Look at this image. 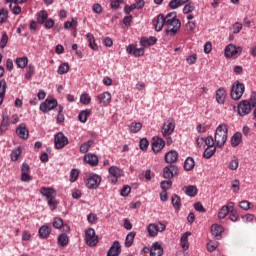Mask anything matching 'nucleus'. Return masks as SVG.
Segmentation results:
<instances>
[{"instance_id": "1", "label": "nucleus", "mask_w": 256, "mask_h": 256, "mask_svg": "<svg viewBox=\"0 0 256 256\" xmlns=\"http://www.w3.org/2000/svg\"><path fill=\"white\" fill-rule=\"evenodd\" d=\"M166 35L175 37L181 30V20L177 19V12H170L166 15Z\"/></svg>"}, {"instance_id": "2", "label": "nucleus", "mask_w": 256, "mask_h": 256, "mask_svg": "<svg viewBox=\"0 0 256 256\" xmlns=\"http://www.w3.org/2000/svg\"><path fill=\"white\" fill-rule=\"evenodd\" d=\"M229 133V127L227 124H220L216 128L215 136H214V141L216 147H223L225 143H227V135Z\"/></svg>"}, {"instance_id": "3", "label": "nucleus", "mask_w": 256, "mask_h": 256, "mask_svg": "<svg viewBox=\"0 0 256 256\" xmlns=\"http://www.w3.org/2000/svg\"><path fill=\"white\" fill-rule=\"evenodd\" d=\"M40 193L43 195V197H46L48 205L51 207L52 211H55V209H57V202L55 201L57 191H55L53 188L42 187L40 189Z\"/></svg>"}, {"instance_id": "4", "label": "nucleus", "mask_w": 256, "mask_h": 256, "mask_svg": "<svg viewBox=\"0 0 256 256\" xmlns=\"http://www.w3.org/2000/svg\"><path fill=\"white\" fill-rule=\"evenodd\" d=\"M87 189H97L101 185V176L98 174H89L85 179Z\"/></svg>"}, {"instance_id": "5", "label": "nucleus", "mask_w": 256, "mask_h": 256, "mask_svg": "<svg viewBox=\"0 0 256 256\" xmlns=\"http://www.w3.org/2000/svg\"><path fill=\"white\" fill-rule=\"evenodd\" d=\"M108 171V180L110 183H112V185H115L117 181L120 179V177H123L124 175L123 171L117 166H111Z\"/></svg>"}, {"instance_id": "6", "label": "nucleus", "mask_w": 256, "mask_h": 256, "mask_svg": "<svg viewBox=\"0 0 256 256\" xmlns=\"http://www.w3.org/2000/svg\"><path fill=\"white\" fill-rule=\"evenodd\" d=\"M85 241L88 247H95L99 243V237L95 235V229L89 228L85 231Z\"/></svg>"}, {"instance_id": "7", "label": "nucleus", "mask_w": 256, "mask_h": 256, "mask_svg": "<svg viewBox=\"0 0 256 256\" xmlns=\"http://www.w3.org/2000/svg\"><path fill=\"white\" fill-rule=\"evenodd\" d=\"M175 131V120L173 118H168L167 121L163 124L161 133L163 137H169L173 135Z\"/></svg>"}, {"instance_id": "8", "label": "nucleus", "mask_w": 256, "mask_h": 256, "mask_svg": "<svg viewBox=\"0 0 256 256\" xmlns=\"http://www.w3.org/2000/svg\"><path fill=\"white\" fill-rule=\"evenodd\" d=\"M243 93H245V85L243 83L237 82L232 86L231 97L234 101L241 99Z\"/></svg>"}, {"instance_id": "9", "label": "nucleus", "mask_w": 256, "mask_h": 256, "mask_svg": "<svg viewBox=\"0 0 256 256\" xmlns=\"http://www.w3.org/2000/svg\"><path fill=\"white\" fill-rule=\"evenodd\" d=\"M54 143L57 149H63L66 145H69V138L63 132H59L55 135Z\"/></svg>"}, {"instance_id": "10", "label": "nucleus", "mask_w": 256, "mask_h": 256, "mask_svg": "<svg viewBox=\"0 0 256 256\" xmlns=\"http://www.w3.org/2000/svg\"><path fill=\"white\" fill-rule=\"evenodd\" d=\"M251 109L252 106L249 100H242L238 105V115H240V117H245V115L251 113Z\"/></svg>"}, {"instance_id": "11", "label": "nucleus", "mask_w": 256, "mask_h": 256, "mask_svg": "<svg viewBox=\"0 0 256 256\" xmlns=\"http://www.w3.org/2000/svg\"><path fill=\"white\" fill-rule=\"evenodd\" d=\"M165 149V140L160 138L159 136H155L152 138V151L154 153H161Z\"/></svg>"}, {"instance_id": "12", "label": "nucleus", "mask_w": 256, "mask_h": 256, "mask_svg": "<svg viewBox=\"0 0 256 256\" xmlns=\"http://www.w3.org/2000/svg\"><path fill=\"white\" fill-rule=\"evenodd\" d=\"M167 16L159 14L152 21L155 31H163V27L166 26Z\"/></svg>"}, {"instance_id": "13", "label": "nucleus", "mask_w": 256, "mask_h": 256, "mask_svg": "<svg viewBox=\"0 0 256 256\" xmlns=\"http://www.w3.org/2000/svg\"><path fill=\"white\" fill-rule=\"evenodd\" d=\"M176 175H179V168L175 165H169L163 169L164 179H173Z\"/></svg>"}, {"instance_id": "14", "label": "nucleus", "mask_w": 256, "mask_h": 256, "mask_svg": "<svg viewBox=\"0 0 256 256\" xmlns=\"http://www.w3.org/2000/svg\"><path fill=\"white\" fill-rule=\"evenodd\" d=\"M55 107H57V100L46 99L44 103L40 105V111H42V113H49V111H53Z\"/></svg>"}, {"instance_id": "15", "label": "nucleus", "mask_w": 256, "mask_h": 256, "mask_svg": "<svg viewBox=\"0 0 256 256\" xmlns=\"http://www.w3.org/2000/svg\"><path fill=\"white\" fill-rule=\"evenodd\" d=\"M241 51H243V48L229 44L225 48V56L228 58L237 57V55H241Z\"/></svg>"}, {"instance_id": "16", "label": "nucleus", "mask_w": 256, "mask_h": 256, "mask_svg": "<svg viewBox=\"0 0 256 256\" xmlns=\"http://www.w3.org/2000/svg\"><path fill=\"white\" fill-rule=\"evenodd\" d=\"M96 99L99 105L102 107H107V105L111 103V93L103 92L102 94H99Z\"/></svg>"}, {"instance_id": "17", "label": "nucleus", "mask_w": 256, "mask_h": 256, "mask_svg": "<svg viewBox=\"0 0 256 256\" xmlns=\"http://www.w3.org/2000/svg\"><path fill=\"white\" fill-rule=\"evenodd\" d=\"M126 51L129 55H133L134 57H142V55H145V49L137 48L134 44H130Z\"/></svg>"}, {"instance_id": "18", "label": "nucleus", "mask_w": 256, "mask_h": 256, "mask_svg": "<svg viewBox=\"0 0 256 256\" xmlns=\"http://www.w3.org/2000/svg\"><path fill=\"white\" fill-rule=\"evenodd\" d=\"M16 135H18L20 139H29V129H27V124H20L16 129Z\"/></svg>"}, {"instance_id": "19", "label": "nucleus", "mask_w": 256, "mask_h": 256, "mask_svg": "<svg viewBox=\"0 0 256 256\" xmlns=\"http://www.w3.org/2000/svg\"><path fill=\"white\" fill-rule=\"evenodd\" d=\"M84 162L91 167H97L99 165V157L93 153H88L84 155Z\"/></svg>"}, {"instance_id": "20", "label": "nucleus", "mask_w": 256, "mask_h": 256, "mask_svg": "<svg viewBox=\"0 0 256 256\" xmlns=\"http://www.w3.org/2000/svg\"><path fill=\"white\" fill-rule=\"evenodd\" d=\"M121 255V243L114 241L112 246L107 252V256H118Z\"/></svg>"}, {"instance_id": "21", "label": "nucleus", "mask_w": 256, "mask_h": 256, "mask_svg": "<svg viewBox=\"0 0 256 256\" xmlns=\"http://www.w3.org/2000/svg\"><path fill=\"white\" fill-rule=\"evenodd\" d=\"M51 231V226L45 224L39 228L38 235L40 239H48L49 235H51Z\"/></svg>"}, {"instance_id": "22", "label": "nucleus", "mask_w": 256, "mask_h": 256, "mask_svg": "<svg viewBox=\"0 0 256 256\" xmlns=\"http://www.w3.org/2000/svg\"><path fill=\"white\" fill-rule=\"evenodd\" d=\"M150 256H163V246L159 242H154L150 249Z\"/></svg>"}, {"instance_id": "23", "label": "nucleus", "mask_w": 256, "mask_h": 256, "mask_svg": "<svg viewBox=\"0 0 256 256\" xmlns=\"http://www.w3.org/2000/svg\"><path fill=\"white\" fill-rule=\"evenodd\" d=\"M177 159H179V153L177 151L172 150L165 154L166 163H177Z\"/></svg>"}, {"instance_id": "24", "label": "nucleus", "mask_w": 256, "mask_h": 256, "mask_svg": "<svg viewBox=\"0 0 256 256\" xmlns=\"http://www.w3.org/2000/svg\"><path fill=\"white\" fill-rule=\"evenodd\" d=\"M241 141H243V134L241 132H236L230 140L232 147H239L241 145Z\"/></svg>"}, {"instance_id": "25", "label": "nucleus", "mask_w": 256, "mask_h": 256, "mask_svg": "<svg viewBox=\"0 0 256 256\" xmlns=\"http://www.w3.org/2000/svg\"><path fill=\"white\" fill-rule=\"evenodd\" d=\"M189 237H191V232H185L180 239V245L184 251L189 249Z\"/></svg>"}, {"instance_id": "26", "label": "nucleus", "mask_w": 256, "mask_h": 256, "mask_svg": "<svg viewBox=\"0 0 256 256\" xmlns=\"http://www.w3.org/2000/svg\"><path fill=\"white\" fill-rule=\"evenodd\" d=\"M223 226L219 224H214L211 226V233L216 239H221V233H223Z\"/></svg>"}, {"instance_id": "27", "label": "nucleus", "mask_w": 256, "mask_h": 256, "mask_svg": "<svg viewBox=\"0 0 256 256\" xmlns=\"http://www.w3.org/2000/svg\"><path fill=\"white\" fill-rule=\"evenodd\" d=\"M227 96V92L225 91V89L220 88L216 91V101L217 103H219L220 105H223V103H225V97Z\"/></svg>"}, {"instance_id": "28", "label": "nucleus", "mask_w": 256, "mask_h": 256, "mask_svg": "<svg viewBox=\"0 0 256 256\" xmlns=\"http://www.w3.org/2000/svg\"><path fill=\"white\" fill-rule=\"evenodd\" d=\"M185 3H189V0H171L168 7H170V9H179V7L185 5Z\"/></svg>"}, {"instance_id": "29", "label": "nucleus", "mask_w": 256, "mask_h": 256, "mask_svg": "<svg viewBox=\"0 0 256 256\" xmlns=\"http://www.w3.org/2000/svg\"><path fill=\"white\" fill-rule=\"evenodd\" d=\"M215 151H217L215 146H208L203 153L204 159H211L215 155Z\"/></svg>"}, {"instance_id": "30", "label": "nucleus", "mask_w": 256, "mask_h": 256, "mask_svg": "<svg viewBox=\"0 0 256 256\" xmlns=\"http://www.w3.org/2000/svg\"><path fill=\"white\" fill-rule=\"evenodd\" d=\"M185 171H193L195 169V160L192 157H188L184 162Z\"/></svg>"}, {"instance_id": "31", "label": "nucleus", "mask_w": 256, "mask_h": 256, "mask_svg": "<svg viewBox=\"0 0 256 256\" xmlns=\"http://www.w3.org/2000/svg\"><path fill=\"white\" fill-rule=\"evenodd\" d=\"M9 19V10L7 8L0 9V25L6 23Z\"/></svg>"}, {"instance_id": "32", "label": "nucleus", "mask_w": 256, "mask_h": 256, "mask_svg": "<svg viewBox=\"0 0 256 256\" xmlns=\"http://www.w3.org/2000/svg\"><path fill=\"white\" fill-rule=\"evenodd\" d=\"M94 144H95V142L93 140H88L87 142H84L80 146V153H87L89 151V149H91V147H93Z\"/></svg>"}, {"instance_id": "33", "label": "nucleus", "mask_w": 256, "mask_h": 256, "mask_svg": "<svg viewBox=\"0 0 256 256\" xmlns=\"http://www.w3.org/2000/svg\"><path fill=\"white\" fill-rule=\"evenodd\" d=\"M90 115H91V110L86 109L79 113L78 119L81 123H87V117H89Z\"/></svg>"}, {"instance_id": "34", "label": "nucleus", "mask_w": 256, "mask_h": 256, "mask_svg": "<svg viewBox=\"0 0 256 256\" xmlns=\"http://www.w3.org/2000/svg\"><path fill=\"white\" fill-rule=\"evenodd\" d=\"M86 37L89 41V47L93 49V51H97L99 49V46L97 45V43H95V37L93 36V34L88 33L86 34Z\"/></svg>"}, {"instance_id": "35", "label": "nucleus", "mask_w": 256, "mask_h": 256, "mask_svg": "<svg viewBox=\"0 0 256 256\" xmlns=\"http://www.w3.org/2000/svg\"><path fill=\"white\" fill-rule=\"evenodd\" d=\"M79 25V22L77 21V18H72L71 21H66L64 23V29H77V26Z\"/></svg>"}, {"instance_id": "36", "label": "nucleus", "mask_w": 256, "mask_h": 256, "mask_svg": "<svg viewBox=\"0 0 256 256\" xmlns=\"http://www.w3.org/2000/svg\"><path fill=\"white\" fill-rule=\"evenodd\" d=\"M47 17H49V14H47V11L41 10L37 16V23H39L40 25H43V23L47 21Z\"/></svg>"}, {"instance_id": "37", "label": "nucleus", "mask_w": 256, "mask_h": 256, "mask_svg": "<svg viewBox=\"0 0 256 256\" xmlns=\"http://www.w3.org/2000/svg\"><path fill=\"white\" fill-rule=\"evenodd\" d=\"M147 231H148V235L150 237H157L158 235V231H157V224H149L148 227H147Z\"/></svg>"}, {"instance_id": "38", "label": "nucleus", "mask_w": 256, "mask_h": 256, "mask_svg": "<svg viewBox=\"0 0 256 256\" xmlns=\"http://www.w3.org/2000/svg\"><path fill=\"white\" fill-rule=\"evenodd\" d=\"M142 127L143 124L141 122H132L130 124V133H139Z\"/></svg>"}, {"instance_id": "39", "label": "nucleus", "mask_w": 256, "mask_h": 256, "mask_svg": "<svg viewBox=\"0 0 256 256\" xmlns=\"http://www.w3.org/2000/svg\"><path fill=\"white\" fill-rule=\"evenodd\" d=\"M58 243L61 247H67L69 245V237L67 234H61L58 236Z\"/></svg>"}, {"instance_id": "40", "label": "nucleus", "mask_w": 256, "mask_h": 256, "mask_svg": "<svg viewBox=\"0 0 256 256\" xmlns=\"http://www.w3.org/2000/svg\"><path fill=\"white\" fill-rule=\"evenodd\" d=\"M28 63H29V59H27V57H22V58L16 59V65L20 69H25V67H27Z\"/></svg>"}, {"instance_id": "41", "label": "nucleus", "mask_w": 256, "mask_h": 256, "mask_svg": "<svg viewBox=\"0 0 256 256\" xmlns=\"http://www.w3.org/2000/svg\"><path fill=\"white\" fill-rule=\"evenodd\" d=\"M171 201L175 209H181V198L177 194L172 195Z\"/></svg>"}, {"instance_id": "42", "label": "nucleus", "mask_w": 256, "mask_h": 256, "mask_svg": "<svg viewBox=\"0 0 256 256\" xmlns=\"http://www.w3.org/2000/svg\"><path fill=\"white\" fill-rule=\"evenodd\" d=\"M22 149L21 147H18L16 149H14L11 154H10V157H11V161H17V159H19V157H21V153H22Z\"/></svg>"}, {"instance_id": "43", "label": "nucleus", "mask_w": 256, "mask_h": 256, "mask_svg": "<svg viewBox=\"0 0 256 256\" xmlns=\"http://www.w3.org/2000/svg\"><path fill=\"white\" fill-rule=\"evenodd\" d=\"M238 168H239V159L234 156L229 163V169L231 171H237Z\"/></svg>"}, {"instance_id": "44", "label": "nucleus", "mask_w": 256, "mask_h": 256, "mask_svg": "<svg viewBox=\"0 0 256 256\" xmlns=\"http://www.w3.org/2000/svg\"><path fill=\"white\" fill-rule=\"evenodd\" d=\"M135 240V232H130L127 236H126V241H125V246L126 247H131V245H133V241Z\"/></svg>"}, {"instance_id": "45", "label": "nucleus", "mask_w": 256, "mask_h": 256, "mask_svg": "<svg viewBox=\"0 0 256 256\" xmlns=\"http://www.w3.org/2000/svg\"><path fill=\"white\" fill-rule=\"evenodd\" d=\"M186 195H188L189 197H195L197 195V187L191 185L186 187V191H185Z\"/></svg>"}, {"instance_id": "46", "label": "nucleus", "mask_w": 256, "mask_h": 256, "mask_svg": "<svg viewBox=\"0 0 256 256\" xmlns=\"http://www.w3.org/2000/svg\"><path fill=\"white\" fill-rule=\"evenodd\" d=\"M18 5H19L18 3L12 2L9 6L10 10L14 15H19L21 13V6H18Z\"/></svg>"}, {"instance_id": "47", "label": "nucleus", "mask_w": 256, "mask_h": 256, "mask_svg": "<svg viewBox=\"0 0 256 256\" xmlns=\"http://www.w3.org/2000/svg\"><path fill=\"white\" fill-rule=\"evenodd\" d=\"M65 73H69V63H63L58 67L59 75H65Z\"/></svg>"}, {"instance_id": "48", "label": "nucleus", "mask_w": 256, "mask_h": 256, "mask_svg": "<svg viewBox=\"0 0 256 256\" xmlns=\"http://www.w3.org/2000/svg\"><path fill=\"white\" fill-rule=\"evenodd\" d=\"M160 187L162 191H167L168 189H171L173 187V181L171 180H165L160 183Z\"/></svg>"}, {"instance_id": "49", "label": "nucleus", "mask_w": 256, "mask_h": 256, "mask_svg": "<svg viewBox=\"0 0 256 256\" xmlns=\"http://www.w3.org/2000/svg\"><path fill=\"white\" fill-rule=\"evenodd\" d=\"M26 74H25V78L26 79H31L33 77V75L35 74V66H33L32 64H30L27 68H26Z\"/></svg>"}, {"instance_id": "50", "label": "nucleus", "mask_w": 256, "mask_h": 256, "mask_svg": "<svg viewBox=\"0 0 256 256\" xmlns=\"http://www.w3.org/2000/svg\"><path fill=\"white\" fill-rule=\"evenodd\" d=\"M193 11H195V5L191 2L187 3L183 8V13L186 15L189 13H193Z\"/></svg>"}, {"instance_id": "51", "label": "nucleus", "mask_w": 256, "mask_h": 256, "mask_svg": "<svg viewBox=\"0 0 256 256\" xmlns=\"http://www.w3.org/2000/svg\"><path fill=\"white\" fill-rule=\"evenodd\" d=\"M253 207V203L243 200L240 202V209H243L244 211H249Z\"/></svg>"}, {"instance_id": "52", "label": "nucleus", "mask_w": 256, "mask_h": 256, "mask_svg": "<svg viewBox=\"0 0 256 256\" xmlns=\"http://www.w3.org/2000/svg\"><path fill=\"white\" fill-rule=\"evenodd\" d=\"M79 179V170L72 169L70 172V183H75Z\"/></svg>"}, {"instance_id": "53", "label": "nucleus", "mask_w": 256, "mask_h": 256, "mask_svg": "<svg viewBox=\"0 0 256 256\" xmlns=\"http://www.w3.org/2000/svg\"><path fill=\"white\" fill-rule=\"evenodd\" d=\"M80 102L83 105H89L91 103V96H89V94L84 93L80 96Z\"/></svg>"}, {"instance_id": "54", "label": "nucleus", "mask_w": 256, "mask_h": 256, "mask_svg": "<svg viewBox=\"0 0 256 256\" xmlns=\"http://www.w3.org/2000/svg\"><path fill=\"white\" fill-rule=\"evenodd\" d=\"M230 211L227 209V207L222 206L220 211L218 212V218L219 219H225L226 215H229Z\"/></svg>"}, {"instance_id": "55", "label": "nucleus", "mask_w": 256, "mask_h": 256, "mask_svg": "<svg viewBox=\"0 0 256 256\" xmlns=\"http://www.w3.org/2000/svg\"><path fill=\"white\" fill-rule=\"evenodd\" d=\"M240 187H241V183L239 182V180L232 181L231 189H232L233 193H239Z\"/></svg>"}, {"instance_id": "56", "label": "nucleus", "mask_w": 256, "mask_h": 256, "mask_svg": "<svg viewBox=\"0 0 256 256\" xmlns=\"http://www.w3.org/2000/svg\"><path fill=\"white\" fill-rule=\"evenodd\" d=\"M63 219L61 218H54L53 220V228L54 229H61L63 227Z\"/></svg>"}, {"instance_id": "57", "label": "nucleus", "mask_w": 256, "mask_h": 256, "mask_svg": "<svg viewBox=\"0 0 256 256\" xmlns=\"http://www.w3.org/2000/svg\"><path fill=\"white\" fill-rule=\"evenodd\" d=\"M149 148V140H147V138H143L140 140V149L142 151H147V149Z\"/></svg>"}, {"instance_id": "58", "label": "nucleus", "mask_w": 256, "mask_h": 256, "mask_svg": "<svg viewBox=\"0 0 256 256\" xmlns=\"http://www.w3.org/2000/svg\"><path fill=\"white\" fill-rule=\"evenodd\" d=\"M194 209L196 211H198L199 213H206L207 210L205 209V207L203 206V204H201V202H196L194 204Z\"/></svg>"}, {"instance_id": "59", "label": "nucleus", "mask_w": 256, "mask_h": 256, "mask_svg": "<svg viewBox=\"0 0 256 256\" xmlns=\"http://www.w3.org/2000/svg\"><path fill=\"white\" fill-rule=\"evenodd\" d=\"M8 41H9V36H7V34L2 35V38L0 40V48L5 49V47H7Z\"/></svg>"}, {"instance_id": "60", "label": "nucleus", "mask_w": 256, "mask_h": 256, "mask_svg": "<svg viewBox=\"0 0 256 256\" xmlns=\"http://www.w3.org/2000/svg\"><path fill=\"white\" fill-rule=\"evenodd\" d=\"M218 245L219 244L217 242L210 241L207 243V249L210 253H212V251H215V249H217Z\"/></svg>"}, {"instance_id": "61", "label": "nucleus", "mask_w": 256, "mask_h": 256, "mask_svg": "<svg viewBox=\"0 0 256 256\" xmlns=\"http://www.w3.org/2000/svg\"><path fill=\"white\" fill-rule=\"evenodd\" d=\"M129 193H131V188L128 185H126L122 188L120 195L122 197H129Z\"/></svg>"}, {"instance_id": "62", "label": "nucleus", "mask_w": 256, "mask_h": 256, "mask_svg": "<svg viewBox=\"0 0 256 256\" xmlns=\"http://www.w3.org/2000/svg\"><path fill=\"white\" fill-rule=\"evenodd\" d=\"M33 179V176L29 175V173H21V181L24 183H29Z\"/></svg>"}, {"instance_id": "63", "label": "nucleus", "mask_w": 256, "mask_h": 256, "mask_svg": "<svg viewBox=\"0 0 256 256\" xmlns=\"http://www.w3.org/2000/svg\"><path fill=\"white\" fill-rule=\"evenodd\" d=\"M241 29H243V24H241V23H239V22H236V23L233 25V33H234V34L240 33V32H241Z\"/></svg>"}, {"instance_id": "64", "label": "nucleus", "mask_w": 256, "mask_h": 256, "mask_svg": "<svg viewBox=\"0 0 256 256\" xmlns=\"http://www.w3.org/2000/svg\"><path fill=\"white\" fill-rule=\"evenodd\" d=\"M250 106L251 107H256V93L253 92L251 94L250 100H249Z\"/></svg>"}]
</instances>
